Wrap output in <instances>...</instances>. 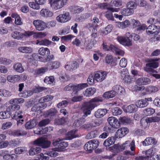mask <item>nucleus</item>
<instances>
[{"mask_svg":"<svg viewBox=\"0 0 160 160\" xmlns=\"http://www.w3.org/2000/svg\"><path fill=\"white\" fill-rule=\"evenodd\" d=\"M159 58L149 59L147 62L148 63L146 64L147 67L156 68L159 66V63L157 62L159 60Z\"/></svg>","mask_w":160,"mask_h":160,"instance_id":"nucleus-14","label":"nucleus"},{"mask_svg":"<svg viewBox=\"0 0 160 160\" xmlns=\"http://www.w3.org/2000/svg\"><path fill=\"white\" fill-rule=\"evenodd\" d=\"M10 112L8 110H6V111H2L0 112V119H5L9 118L10 117Z\"/></svg>","mask_w":160,"mask_h":160,"instance_id":"nucleus-46","label":"nucleus"},{"mask_svg":"<svg viewBox=\"0 0 160 160\" xmlns=\"http://www.w3.org/2000/svg\"><path fill=\"white\" fill-rule=\"evenodd\" d=\"M71 19V17L68 12H65L59 14L57 17V20L61 23H65Z\"/></svg>","mask_w":160,"mask_h":160,"instance_id":"nucleus-10","label":"nucleus"},{"mask_svg":"<svg viewBox=\"0 0 160 160\" xmlns=\"http://www.w3.org/2000/svg\"><path fill=\"white\" fill-rule=\"evenodd\" d=\"M107 9L111 12H107L105 15V17L108 20H112L113 18L112 12H118L120 10L119 8H113L109 7L107 8Z\"/></svg>","mask_w":160,"mask_h":160,"instance_id":"nucleus-16","label":"nucleus"},{"mask_svg":"<svg viewBox=\"0 0 160 160\" xmlns=\"http://www.w3.org/2000/svg\"><path fill=\"white\" fill-rule=\"evenodd\" d=\"M107 113L106 109H99L95 112L94 116L96 118H98L103 117Z\"/></svg>","mask_w":160,"mask_h":160,"instance_id":"nucleus-22","label":"nucleus"},{"mask_svg":"<svg viewBox=\"0 0 160 160\" xmlns=\"http://www.w3.org/2000/svg\"><path fill=\"white\" fill-rule=\"evenodd\" d=\"M126 35L128 36L129 37H130V40L131 41L132 40L137 41L139 40L140 38V36L138 34L135 33L131 34V33L129 32H127L126 34Z\"/></svg>","mask_w":160,"mask_h":160,"instance_id":"nucleus-41","label":"nucleus"},{"mask_svg":"<svg viewBox=\"0 0 160 160\" xmlns=\"http://www.w3.org/2000/svg\"><path fill=\"white\" fill-rule=\"evenodd\" d=\"M72 10L75 13H79L84 10V8L79 6H72L71 7Z\"/></svg>","mask_w":160,"mask_h":160,"instance_id":"nucleus-51","label":"nucleus"},{"mask_svg":"<svg viewBox=\"0 0 160 160\" xmlns=\"http://www.w3.org/2000/svg\"><path fill=\"white\" fill-rule=\"evenodd\" d=\"M40 14L44 17H50L53 15V12L49 9L46 8H43L40 11Z\"/></svg>","mask_w":160,"mask_h":160,"instance_id":"nucleus-23","label":"nucleus"},{"mask_svg":"<svg viewBox=\"0 0 160 160\" xmlns=\"http://www.w3.org/2000/svg\"><path fill=\"white\" fill-rule=\"evenodd\" d=\"M88 85L87 83H81L75 85L72 83L69 84L65 86L63 88L65 91H72V95H77L79 91L87 87Z\"/></svg>","mask_w":160,"mask_h":160,"instance_id":"nucleus-2","label":"nucleus"},{"mask_svg":"<svg viewBox=\"0 0 160 160\" xmlns=\"http://www.w3.org/2000/svg\"><path fill=\"white\" fill-rule=\"evenodd\" d=\"M58 111L55 108H52L45 112L44 115L48 117H50L51 119L53 118L52 117L56 115Z\"/></svg>","mask_w":160,"mask_h":160,"instance_id":"nucleus-24","label":"nucleus"},{"mask_svg":"<svg viewBox=\"0 0 160 160\" xmlns=\"http://www.w3.org/2000/svg\"><path fill=\"white\" fill-rule=\"evenodd\" d=\"M130 22L128 20H126L123 22H119L118 24L119 27L122 28H124L128 27L130 24Z\"/></svg>","mask_w":160,"mask_h":160,"instance_id":"nucleus-54","label":"nucleus"},{"mask_svg":"<svg viewBox=\"0 0 160 160\" xmlns=\"http://www.w3.org/2000/svg\"><path fill=\"white\" fill-rule=\"evenodd\" d=\"M116 140V138L114 137H109L104 141L103 142V145L105 147L109 146L113 144L115 142Z\"/></svg>","mask_w":160,"mask_h":160,"instance_id":"nucleus-32","label":"nucleus"},{"mask_svg":"<svg viewBox=\"0 0 160 160\" xmlns=\"http://www.w3.org/2000/svg\"><path fill=\"white\" fill-rule=\"evenodd\" d=\"M12 36L14 39L20 40L24 37V34L17 31H15L13 32L12 34Z\"/></svg>","mask_w":160,"mask_h":160,"instance_id":"nucleus-36","label":"nucleus"},{"mask_svg":"<svg viewBox=\"0 0 160 160\" xmlns=\"http://www.w3.org/2000/svg\"><path fill=\"white\" fill-rule=\"evenodd\" d=\"M119 120V121L123 124H129L131 122L130 118L125 116L120 117Z\"/></svg>","mask_w":160,"mask_h":160,"instance_id":"nucleus-57","label":"nucleus"},{"mask_svg":"<svg viewBox=\"0 0 160 160\" xmlns=\"http://www.w3.org/2000/svg\"><path fill=\"white\" fill-rule=\"evenodd\" d=\"M158 90V87L155 86H150L146 89V91L150 93L155 92Z\"/></svg>","mask_w":160,"mask_h":160,"instance_id":"nucleus-47","label":"nucleus"},{"mask_svg":"<svg viewBox=\"0 0 160 160\" xmlns=\"http://www.w3.org/2000/svg\"><path fill=\"white\" fill-rule=\"evenodd\" d=\"M13 68L14 69L18 72L21 73L24 71V69L22 68V64L20 63L14 64Z\"/></svg>","mask_w":160,"mask_h":160,"instance_id":"nucleus-42","label":"nucleus"},{"mask_svg":"<svg viewBox=\"0 0 160 160\" xmlns=\"http://www.w3.org/2000/svg\"><path fill=\"white\" fill-rule=\"evenodd\" d=\"M50 122V120L48 118H45L43 119L40 121L38 123V126L42 127V126H45L48 124Z\"/></svg>","mask_w":160,"mask_h":160,"instance_id":"nucleus-64","label":"nucleus"},{"mask_svg":"<svg viewBox=\"0 0 160 160\" xmlns=\"http://www.w3.org/2000/svg\"><path fill=\"white\" fill-rule=\"evenodd\" d=\"M77 131L78 130L77 129H73L68 132L65 135L66 139L70 140L78 137V135L76 134Z\"/></svg>","mask_w":160,"mask_h":160,"instance_id":"nucleus-17","label":"nucleus"},{"mask_svg":"<svg viewBox=\"0 0 160 160\" xmlns=\"http://www.w3.org/2000/svg\"><path fill=\"white\" fill-rule=\"evenodd\" d=\"M66 122V119L64 117L61 118L55 119L54 120V124L57 125H62Z\"/></svg>","mask_w":160,"mask_h":160,"instance_id":"nucleus-56","label":"nucleus"},{"mask_svg":"<svg viewBox=\"0 0 160 160\" xmlns=\"http://www.w3.org/2000/svg\"><path fill=\"white\" fill-rule=\"evenodd\" d=\"M47 70V68L45 67H42L41 68L37 69L35 72V73L36 75H39L43 74Z\"/></svg>","mask_w":160,"mask_h":160,"instance_id":"nucleus-63","label":"nucleus"},{"mask_svg":"<svg viewBox=\"0 0 160 160\" xmlns=\"http://www.w3.org/2000/svg\"><path fill=\"white\" fill-rule=\"evenodd\" d=\"M109 149L111 151L116 154L120 152L118 144H115L112 147H110Z\"/></svg>","mask_w":160,"mask_h":160,"instance_id":"nucleus-58","label":"nucleus"},{"mask_svg":"<svg viewBox=\"0 0 160 160\" xmlns=\"http://www.w3.org/2000/svg\"><path fill=\"white\" fill-rule=\"evenodd\" d=\"M10 104L11 105L7 108V110H8L10 112H15L19 110L20 108V105L16 103Z\"/></svg>","mask_w":160,"mask_h":160,"instance_id":"nucleus-30","label":"nucleus"},{"mask_svg":"<svg viewBox=\"0 0 160 160\" xmlns=\"http://www.w3.org/2000/svg\"><path fill=\"white\" fill-rule=\"evenodd\" d=\"M24 114L22 110H18L15 112L11 115V117L13 119L17 121V125L21 126L24 121Z\"/></svg>","mask_w":160,"mask_h":160,"instance_id":"nucleus-4","label":"nucleus"},{"mask_svg":"<svg viewBox=\"0 0 160 160\" xmlns=\"http://www.w3.org/2000/svg\"><path fill=\"white\" fill-rule=\"evenodd\" d=\"M151 82L150 79L147 78H141L136 81V83L138 85H146Z\"/></svg>","mask_w":160,"mask_h":160,"instance_id":"nucleus-20","label":"nucleus"},{"mask_svg":"<svg viewBox=\"0 0 160 160\" xmlns=\"http://www.w3.org/2000/svg\"><path fill=\"white\" fill-rule=\"evenodd\" d=\"M120 12L123 15L128 16L132 15L134 13V10H132L127 7L126 8L121 9Z\"/></svg>","mask_w":160,"mask_h":160,"instance_id":"nucleus-27","label":"nucleus"},{"mask_svg":"<svg viewBox=\"0 0 160 160\" xmlns=\"http://www.w3.org/2000/svg\"><path fill=\"white\" fill-rule=\"evenodd\" d=\"M155 109L152 108H147L143 110V112L146 116H149L153 114L155 112Z\"/></svg>","mask_w":160,"mask_h":160,"instance_id":"nucleus-53","label":"nucleus"},{"mask_svg":"<svg viewBox=\"0 0 160 160\" xmlns=\"http://www.w3.org/2000/svg\"><path fill=\"white\" fill-rule=\"evenodd\" d=\"M41 149L39 147H32L29 151V153L30 155H33L40 152Z\"/></svg>","mask_w":160,"mask_h":160,"instance_id":"nucleus-38","label":"nucleus"},{"mask_svg":"<svg viewBox=\"0 0 160 160\" xmlns=\"http://www.w3.org/2000/svg\"><path fill=\"white\" fill-rule=\"evenodd\" d=\"M33 144L36 146L41 147L42 148H49L51 144V142L48 140L47 138L41 137L38 138L33 142Z\"/></svg>","mask_w":160,"mask_h":160,"instance_id":"nucleus-3","label":"nucleus"},{"mask_svg":"<svg viewBox=\"0 0 160 160\" xmlns=\"http://www.w3.org/2000/svg\"><path fill=\"white\" fill-rule=\"evenodd\" d=\"M92 27V28H90V31L92 30V34L91 35V38L95 39V38L97 37L98 36L97 30L96 28L94 26Z\"/></svg>","mask_w":160,"mask_h":160,"instance_id":"nucleus-52","label":"nucleus"},{"mask_svg":"<svg viewBox=\"0 0 160 160\" xmlns=\"http://www.w3.org/2000/svg\"><path fill=\"white\" fill-rule=\"evenodd\" d=\"M152 149H149L146 151V154L147 160H160V158L158 155H154Z\"/></svg>","mask_w":160,"mask_h":160,"instance_id":"nucleus-13","label":"nucleus"},{"mask_svg":"<svg viewBox=\"0 0 160 160\" xmlns=\"http://www.w3.org/2000/svg\"><path fill=\"white\" fill-rule=\"evenodd\" d=\"M84 149L87 151L88 153H91L92 152L93 148L91 143V141H89L87 142L84 146Z\"/></svg>","mask_w":160,"mask_h":160,"instance_id":"nucleus-39","label":"nucleus"},{"mask_svg":"<svg viewBox=\"0 0 160 160\" xmlns=\"http://www.w3.org/2000/svg\"><path fill=\"white\" fill-rule=\"evenodd\" d=\"M160 32V27L152 24L146 28V32L149 35L154 36Z\"/></svg>","mask_w":160,"mask_h":160,"instance_id":"nucleus-5","label":"nucleus"},{"mask_svg":"<svg viewBox=\"0 0 160 160\" xmlns=\"http://www.w3.org/2000/svg\"><path fill=\"white\" fill-rule=\"evenodd\" d=\"M18 50L20 52L23 53H30L33 51L32 48L28 47H20L18 48Z\"/></svg>","mask_w":160,"mask_h":160,"instance_id":"nucleus-37","label":"nucleus"},{"mask_svg":"<svg viewBox=\"0 0 160 160\" xmlns=\"http://www.w3.org/2000/svg\"><path fill=\"white\" fill-rule=\"evenodd\" d=\"M97 41L96 39H91L86 45L87 48L91 49L92 47L96 44Z\"/></svg>","mask_w":160,"mask_h":160,"instance_id":"nucleus-60","label":"nucleus"},{"mask_svg":"<svg viewBox=\"0 0 160 160\" xmlns=\"http://www.w3.org/2000/svg\"><path fill=\"white\" fill-rule=\"evenodd\" d=\"M157 143L156 139L152 137L147 138L144 141L142 142V144L144 146H148L152 145H155Z\"/></svg>","mask_w":160,"mask_h":160,"instance_id":"nucleus-18","label":"nucleus"},{"mask_svg":"<svg viewBox=\"0 0 160 160\" xmlns=\"http://www.w3.org/2000/svg\"><path fill=\"white\" fill-rule=\"evenodd\" d=\"M110 4L112 6L119 7L122 5V2L121 0H112Z\"/></svg>","mask_w":160,"mask_h":160,"instance_id":"nucleus-55","label":"nucleus"},{"mask_svg":"<svg viewBox=\"0 0 160 160\" xmlns=\"http://www.w3.org/2000/svg\"><path fill=\"white\" fill-rule=\"evenodd\" d=\"M107 120L110 125L112 127L115 128H118L120 126V123L116 118L111 117L108 118Z\"/></svg>","mask_w":160,"mask_h":160,"instance_id":"nucleus-11","label":"nucleus"},{"mask_svg":"<svg viewBox=\"0 0 160 160\" xmlns=\"http://www.w3.org/2000/svg\"><path fill=\"white\" fill-rule=\"evenodd\" d=\"M24 99L22 98H16L11 99L9 101V103L10 104H12L14 103H16L18 104H21L24 102Z\"/></svg>","mask_w":160,"mask_h":160,"instance_id":"nucleus-49","label":"nucleus"},{"mask_svg":"<svg viewBox=\"0 0 160 160\" xmlns=\"http://www.w3.org/2000/svg\"><path fill=\"white\" fill-rule=\"evenodd\" d=\"M113 89L116 92V95L118 94L121 95L125 92L124 89L121 86L117 85L113 87Z\"/></svg>","mask_w":160,"mask_h":160,"instance_id":"nucleus-35","label":"nucleus"},{"mask_svg":"<svg viewBox=\"0 0 160 160\" xmlns=\"http://www.w3.org/2000/svg\"><path fill=\"white\" fill-rule=\"evenodd\" d=\"M116 95V92L113 90L105 92L103 94L102 97L106 99H109L114 97Z\"/></svg>","mask_w":160,"mask_h":160,"instance_id":"nucleus-29","label":"nucleus"},{"mask_svg":"<svg viewBox=\"0 0 160 160\" xmlns=\"http://www.w3.org/2000/svg\"><path fill=\"white\" fill-rule=\"evenodd\" d=\"M96 89L93 87L89 88H87L83 92L85 96L90 97L93 95L96 92Z\"/></svg>","mask_w":160,"mask_h":160,"instance_id":"nucleus-21","label":"nucleus"},{"mask_svg":"<svg viewBox=\"0 0 160 160\" xmlns=\"http://www.w3.org/2000/svg\"><path fill=\"white\" fill-rule=\"evenodd\" d=\"M68 145V143L67 142H60L58 146V148H57V150L58 151H61L67 147Z\"/></svg>","mask_w":160,"mask_h":160,"instance_id":"nucleus-48","label":"nucleus"},{"mask_svg":"<svg viewBox=\"0 0 160 160\" xmlns=\"http://www.w3.org/2000/svg\"><path fill=\"white\" fill-rule=\"evenodd\" d=\"M24 34V36H25L28 37L34 35L33 37L36 38H42L46 36V35L44 33L42 32L37 33L32 31H26Z\"/></svg>","mask_w":160,"mask_h":160,"instance_id":"nucleus-12","label":"nucleus"},{"mask_svg":"<svg viewBox=\"0 0 160 160\" xmlns=\"http://www.w3.org/2000/svg\"><path fill=\"white\" fill-rule=\"evenodd\" d=\"M112 114L114 116H118L122 113V111L120 108L116 107L112 109Z\"/></svg>","mask_w":160,"mask_h":160,"instance_id":"nucleus-50","label":"nucleus"},{"mask_svg":"<svg viewBox=\"0 0 160 160\" xmlns=\"http://www.w3.org/2000/svg\"><path fill=\"white\" fill-rule=\"evenodd\" d=\"M33 24L36 30L42 31L47 28L46 23L41 20L37 19L33 22Z\"/></svg>","mask_w":160,"mask_h":160,"instance_id":"nucleus-9","label":"nucleus"},{"mask_svg":"<svg viewBox=\"0 0 160 160\" xmlns=\"http://www.w3.org/2000/svg\"><path fill=\"white\" fill-rule=\"evenodd\" d=\"M11 134L12 135L18 137L23 136L24 135H26L27 133L25 132H23L20 130H14L13 131H11Z\"/></svg>","mask_w":160,"mask_h":160,"instance_id":"nucleus-45","label":"nucleus"},{"mask_svg":"<svg viewBox=\"0 0 160 160\" xmlns=\"http://www.w3.org/2000/svg\"><path fill=\"white\" fill-rule=\"evenodd\" d=\"M20 77L19 75H9L7 77V80L9 82H17L20 80Z\"/></svg>","mask_w":160,"mask_h":160,"instance_id":"nucleus-33","label":"nucleus"},{"mask_svg":"<svg viewBox=\"0 0 160 160\" xmlns=\"http://www.w3.org/2000/svg\"><path fill=\"white\" fill-rule=\"evenodd\" d=\"M37 124L35 120H30L25 123V126L27 129H29L33 128Z\"/></svg>","mask_w":160,"mask_h":160,"instance_id":"nucleus-26","label":"nucleus"},{"mask_svg":"<svg viewBox=\"0 0 160 160\" xmlns=\"http://www.w3.org/2000/svg\"><path fill=\"white\" fill-rule=\"evenodd\" d=\"M38 53L42 56H47L50 54V52L48 48L41 47L38 50Z\"/></svg>","mask_w":160,"mask_h":160,"instance_id":"nucleus-34","label":"nucleus"},{"mask_svg":"<svg viewBox=\"0 0 160 160\" xmlns=\"http://www.w3.org/2000/svg\"><path fill=\"white\" fill-rule=\"evenodd\" d=\"M148 104V103L145 100L141 99L138 100L136 104L137 108H143L147 106Z\"/></svg>","mask_w":160,"mask_h":160,"instance_id":"nucleus-40","label":"nucleus"},{"mask_svg":"<svg viewBox=\"0 0 160 160\" xmlns=\"http://www.w3.org/2000/svg\"><path fill=\"white\" fill-rule=\"evenodd\" d=\"M48 3L51 7L55 10L59 9L64 5V2L61 0H48Z\"/></svg>","mask_w":160,"mask_h":160,"instance_id":"nucleus-7","label":"nucleus"},{"mask_svg":"<svg viewBox=\"0 0 160 160\" xmlns=\"http://www.w3.org/2000/svg\"><path fill=\"white\" fill-rule=\"evenodd\" d=\"M137 107L136 104H132L127 106L125 108H124V111L129 113H134L137 110Z\"/></svg>","mask_w":160,"mask_h":160,"instance_id":"nucleus-19","label":"nucleus"},{"mask_svg":"<svg viewBox=\"0 0 160 160\" xmlns=\"http://www.w3.org/2000/svg\"><path fill=\"white\" fill-rule=\"evenodd\" d=\"M29 7L34 9L36 10H38L40 9V5L38 3L35 2H30L29 3Z\"/></svg>","mask_w":160,"mask_h":160,"instance_id":"nucleus-62","label":"nucleus"},{"mask_svg":"<svg viewBox=\"0 0 160 160\" xmlns=\"http://www.w3.org/2000/svg\"><path fill=\"white\" fill-rule=\"evenodd\" d=\"M8 152H6L3 156V159L5 160H16L17 159L18 156L15 154H10Z\"/></svg>","mask_w":160,"mask_h":160,"instance_id":"nucleus-31","label":"nucleus"},{"mask_svg":"<svg viewBox=\"0 0 160 160\" xmlns=\"http://www.w3.org/2000/svg\"><path fill=\"white\" fill-rule=\"evenodd\" d=\"M55 79L53 76H51L49 77L46 76L44 80V82L48 84H52L54 82Z\"/></svg>","mask_w":160,"mask_h":160,"instance_id":"nucleus-44","label":"nucleus"},{"mask_svg":"<svg viewBox=\"0 0 160 160\" xmlns=\"http://www.w3.org/2000/svg\"><path fill=\"white\" fill-rule=\"evenodd\" d=\"M137 7V3L132 1H130L128 2L127 4V7L129 8L130 9L133 10L135 9Z\"/></svg>","mask_w":160,"mask_h":160,"instance_id":"nucleus-59","label":"nucleus"},{"mask_svg":"<svg viewBox=\"0 0 160 160\" xmlns=\"http://www.w3.org/2000/svg\"><path fill=\"white\" fill-rule=\"evenodd\" d=\"M11 17L12 18H15V23L17 25H21L22 24L21 18L17 13H12L11 15Z\"/></svg>","mask_w":160,"mask_h":160,"instance_id":"nucleus-25","label":"nucleus"},{"mask_svg":"<svg viewBox=\"0 0 160 160\" xmlns=\"http://www.w3.org/2000/svg\"><path fill=\"white\" fill-rule=\"evenodd\" d=\"M150 122V120L149 118L148 119H142L140 121L142 129H146L148 128Z\"/></svg>","mask_w":160,"mask_h":160,"instance_id":"nucleus-28","label":"nucleus"},{"mask_svg":"<svg viewBox=\"0 0 160 160\" xmlns=\"http://www.w3.org/2000/svg\"><path fill=\"white\" fill-rule=\"evenodd\" d=\"M129 132L128 129L126 128H122L118 129L116 132L115 138H120L124 137Z\"/></svg>","mask_w":160,"mask_h":160,"instance_id":"nucleus-15","label":"nucleus"},{"mask_svg":"<svg viewBox=\"0 0 160 160\" xmlns=\"http://www.w3.org/2000/svg\"><path fill=\"white\" fill-rule=\"evenodd\" d=\"M118 36L117 38L118 42L121 44L127 46H129L132 45V41L130 40V37L128 36Z\"/></svg>","mask_w":160,"mask_h":160,"instance_id":"nucleus-8","label":"nucleus"},{"mask_svg":"<svg viewBox=\"0 0 160 160\" xmlns=\"http://www.w3.org/2000/svg\"><path fill=\"white\" fill-rule=\"evenodd\" d=\"M52 42L49 41V40L47 39H44L40 41L39 42V44L40 45H42L45 46H48L51 44Z\"/></svg>","mask_w":160,"mask_h":160,"instance_id":"nucleus-61","label":"nucleus"},{"mask_svg":"<svg viewBox=\"0 0 160 160\" xmlns=\"http://www.w3.org/2000/svg\"><path fill=\"white\" fill-rule=\"evenodd\" d=\"M103 101L102 98L100 96L95 97L90 100L87 102L83 106L82 108V112L84 114L82 117L75 120L73 126L77 128L81 127L82 124L86 122L85 118L88 115H90L91 111L95 107L97 106L96 104L94 102H102Z\"/></svg>","mask_w":160,"mask_h":160,"instance_id":"nucleus-1","label":"nucleus"},{"mask_svg":"<svg viewBox=\"0 0 160 160\" xmlns=\"http://www.w3.org/2000/svg\"><path fill=\"white\" fill-rule=\"evenodd\" d=\"M107 73L106 71H97L94 72V80L98 82H101L104 80L107 76Z\"/></svg>","mask_w":160,"mask_h":160,"instance_id":"nucleus-6","label":"nucleus"},{"mask_svg":"<svg viewBox=\"0 0 160 160\" xmlns=\"http://www.w3.org/2000/svg\"><path fill=\"white\" fill-rule=\"evenodd\" d=\"M57 151H58L57 148H53L51 151L47 152L46 154L51 157H55L58 155V153L56 152Z\"/></svg>","mask_w":160,"mask_h":160,"instance_id":"nucleus-43","label":"nucleus"}]
</instances>
